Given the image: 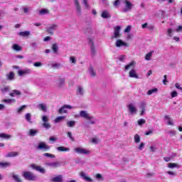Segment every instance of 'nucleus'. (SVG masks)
<instances>
[{"instance_id":"58","label":"nucleus","mask_w":182,"mask_h":182,"mask_svg":"<svg viewBox=\"0 0 182 182\" xmlns=\"http://www.w3.org/2000/svg\"><path fill=\"white\" fill-rule=\"evenodd\" d=\"M65 85V79L61 78L59 80V86L61 87V86H63Z\"/></svg>"},{"instance_id":"27","label":"nucleus","mask_w":182,"mask_h":182,"mask_svg":"<svg viewBox=\"0 0 182 182\" xmlns=\"http://www.w3.org/2000/svg\"><path fill=\"white\" fill-rule=\"evenodd\" d=\"M37 107L42 112H46V104H39Z\"/></svg>"},{"instance_id":"36","label":"nucleus","mask_w":182,"mask_h":182,"mask_svg":"<svg viewBox=\"0 0 182 182\" xmlns=\"http://www.w3.org/2000/svg\"><path fill=\"white\" fill-rule=\"evenodd\" d=\"M82 4L85 6L86 9H90V5H89V2L87 0H82Z\"/></svg>"},{"instance_id":"47","label":"nucleus","mask_w":182,"mask_h":182,"mask_svg":"<svg viewBox=\"0 0 182 182\" xmlns=\"http://www.w3.org/2000/svg\"><path fill=\"white\" fill-rule=\"evenodd\" d=\"M41 119H42V122H43V123H48V122H49V118H48V117L46 115H43Z\"/></svg>"},{"instance_id":"54","label":"nucleus","mask_w":182,"mask_h":182,"mask_svg":"<svg viewBox=\"0 0 182 182\" xmlns=\"http://www.w3.org/2000/svg\"><path fill=\"white\" fill-rule=\"evenodd\" d=\"M67 134H68V137H69V139H70L71 141H75V138H73V136L72 135V132H68L67 133Z\"/></svg>"},{"instance_id":"44","label":"nucleus","mask_w":182,"mask_h":182,"mask_svg":"<svg viewBox=\"0 0 182 182\" xmlns=\"http://www.w3.org/2000/svg\"><path fill=\"white\" fill-rule=\"evenodd\" d=\"M65 119V117H58L57 118H55V123H59L60 122H62V120H63Z\"/></svg>"},{"instance_id":"39","label":"nucleus","mask_w":182,"mask_h":182,"mask_svg":"<svg viewBox=\"0 0 182 182\" xmlns=\"http://www.w3.org/2000/svg\"><path fill=\"white\" fill-rule=\"evenodd\" d=\"M13 49L14 50H16L17 52H19V50H22V48L18 44H14L13 45Z\"/></svg>"},{"instance_id":"62","label":"nucleus","mask_w":182,"mask_h":182,"mask_svg":"<svg viewBox=\"0 0 182 182\" xmlns=\"http://www.w3.org/2000/svg\"><path fill=\"white\" fill-rule=\"evenodd\" d=\"M25 107H26V105H23L20 108H18V113H22V111L23 110V109H25Z\"/></svg>"},{"instance_id":"16","label":"nucleus","mask_w":182,"mask_h":182,"mask_svg":"<svg viewBox=\"0 0 182 182\" xmlns=\"http://www.w3.org/2000/svg\"><path fill=\"white\" fill-rule=\"evenodd\" d=\"M120 29H121V27L117 26V27H115L114 28V35L112 37V38H119V36H120Z\"/></svg>"},{"instance_id":"22","label":"nucleus","mask_w":182,"mask_h":182,"mask_svg":"<svg viewBox=\"0 0 182 182\" xmlns=\"http://www.w3.org/2000/svg\"><path fill=\"white\" fill-rule=\"evenodd\" d=\"M101 16L104 19H107V18H110V13H109V11L105 10L102 11Z\"/></svg>"},{"instance_id":"37","label":"nucleus","mask_w":182,"mask_h":182,"mask_svg":"<svg viewBox=\"0 0 182 182\" xmlns=\"http://www.w3.org/2000/svg\"><path fill=\"white\" fill-rule=\"evenodd\" d=\"M48 13H49V10H48L46 9H43L40 10L39 15H46Z\"/></svg>"},{"instance_id":"51","label":"nucleus","mask_w":182,"mask_h":182,"mask_svg":"<svg viewBox=\"0 0 182 182\" xmlns=\"http://www.w3.org/2000/svg\"><path fill=\"white\" fill-rule=\"evenodd\" d=\"M43 156H45V157H50V159H55V155H53V154H49V153H45L44 154H43Z\"/></svg>"},{"instance_id":"8","label":"nucleus","mask_w":182,"mask_h":182,"mask_svg":"<svg viewBox=\"0 0 182 182\" xmlns=\"http://www.w3.org/2000/svg\"><path fill=\"white\" fill-rule=\"evenodd\" d=\"M80 116L83 119H86L87 120H92V119H93V117L87 114V112L86 111H80Z\"/></svg>"},{"instance_id":"55","label":"nucleus","mask_w":182,"mask_h":182,"mask_svg":"<svg viewBox=\"0 0 182 182\" xmlns=\"http://www.w3.org/2000/svg\"><path fill=\"white\" fill-rule=\"evenodd\" d=\"M89 73L91 75V76H95L96 73H95V70H93V68L90 67L89 68Z\"/></svg>"},{"instance_id":"15","label":"nucleus","mask_w":182,"mask_h":182,"mask_svg":"<svg viewBox=\"0 0 182 182\" xmlns=\"http://www.w3.org/2000/svg\"><path fill=\"white\" fill-rule=\"evenodd\" d=\"M68 109H73V107L70 105H64L59 109L58 112L60 114H62V113H68Z\"/></svg>"},{"instance_id":"42","label":"nucleus","mask_w":182,"mask_h":182,"mask_svg":"<svg viewBox=\"0 0 182 182\" xmlns=\"http://www.w3.org/2000/svg\"><path fill=\"white\" fill-rule=\"evenodd\" d=\"M70 62H71V63H73V65H76V62H77V60H76V57L70 56Z\"/></svg>"},{"instance_id":"1","label":"nucleus","mask_w":182,"mask_h":182,"mask_svg":"<svg viewBox=\"0 0 182 182\" xmlns=\"http://www.w3.org/2000/svg\"><path fill=\"white\" fill-rule=\"evenodd\" d=\"M122 4L124 6L123 12H129L133 9L134 5L129 0H122Z\"/></svg>"},{"instance_id":"45","label":"nucleus","mask_w":182,"mask_h":182,"mask_svg":"<svg viewBox=\"0 0 182 182\" xmlns=\"http://www.w3.org/2000/svg\"><path fill=\"white\" fill-rule=\"evenodd\" d=\"M137 122H138L139 126H141L142 124H146V119H139Z\"/></svg>"},{"instance_id":"29","label":"nucleus","mask_w":182,"mask_h":182,"mask_svg":"<svg viewBox=\"0 0 182 182\" xmlns=\"http://www.w3.org/2000/svg\"><path fill=\"white\" fill-rule=\"evenodd\" d=\"M157 92H159V90L157 88H154V89L149 90L146 94L148 95V96H151L153 93H157Z\"/></svg>"},{"instance_id":"56","label":"nucleus","mask_w":182,"mask_h":182,"mask_svg":"<svg viewBox=\"0 0 182 182\" xmlns=\"http://www.w3.org/2000/svg\"><path fill=\"white\" fill-rule=\"evenodd\" d=\"M178 95V93L177 92V91H173L171 93V96L172 98L177 97Z\"/></svg>"},{"instance_id":"26","label":"nucleus","mask_w":182,"mask_h":182,"mask_svg":"<svg viewBox=\"0 0 182 182\" xmlns=\"http://www.w3.org/2000/svg\"><path fill=\"white\" fill-rule=\"evenodd\" d=\"M19 156V152L12 151L6 155V157H16Z\"/></svg>"},{"instance_id":"2","label":"nucleus","mask_w":182,"mask_h":182,"mask_svg":"<svg viewBox=\"0 0 182 182\" xmlns=\"http://www.w3.org/2000/svg\"><path fill=\"white\" fill-rule=\"evenodd\" d=\"M74 151L77 154H90V151L82 147H77L74 149Z\"/></svg>"},{"instance_id":"24","label":"nucleus","mask_w":182,"mask_h":182,"mask_svg":"<svg viewBox=\"0 0 182 182\" xmlns=\"http://www.w3.org/2000/svg\"><path fill=\"white\" fill-rule=\"evenodd\" d=\"M90 45H91V55H95L96 53V50H95V46H93V41L90 39L89 41Z\"/></svg>"},{"instance_id":"21","label":"nucleus","mask_w":182,"mask_h":182,"mask_svg":"<svg viewBox=\"0 0 182 182\" xmlns=\"http://www.w3.org/2000/svg\"><path fill=\"white\" fill-rule=\"evenodd\" d=\"M50 68H53V69H60L62 68V65L59 63H53L50 64Z\"/></svg>"},{"instance_id":"35","label":"nucleus","mask_w":182,"mask_h":182,"mask_svg":"<svg viewBox=\"0 0 182 182\" xmlns=\"http://www.w3.org/2000/svg\"><path fill=\"white\" fill-rule=\"evenodd\" d=\"M18 35H20V36H29L31 35V32L30 31H21V32L18 33Z\"/></svg>"},{"instance_id":"38","label":"nucleus","mask_w":182,"mask_h":182,"mask_svg":"<svg viewBox=\"0 0 182 182\" xmlns=\"http://www.w3.org/2000/svg\"><path fill=\"white\" fill-rule=\"evenodd\" d=\"M14 77L15 75L13 72H11L9 74H7V79H9V80H14Z\"/></svg>"},{"instance_id":"10","label":"nucleus","mask_w":182,"mask_h":182,"mask_svg":"<svg viewBox=\"0 0 182 182\" xmlns=\"http://www.w3.org/2000/svg\"><path fill=\"white\" fill-rule=\"evenodd\" d=\"M74 5L75 6L77 15H80V14H82V9L80 8L79 0H74Z\"/></svg>"},{"instance_id":"61","label":"nucleus","mask_w":182,"mask_h":182,"mask_svg":"<svg viewBox=\"0 0 182 182\" xmlns=\"http://www.w3.org/2000/svg\"><path fill=\"white\" fill-rule=\"evenodd\" d=\"M50 141H52V143H55V141H56V140H58V138L55 137V136H50L49 138Z\"/></svg>"},{"instance_id":"19","label":"nucleus","mask_w":182,"mask_h":182,"mask_svg":"<svg viewBox=\"0 0 182 182\" xmlns=\"http://www.w3.org/2000/svg\"><path fill=\"white\" fill-rule=\"evenodd\" d=\"M9 96L11 97H15V96H21V91L18 90H14L11 92L9 93Z\"/></svg>"},{"instance_id":"25","label":"nucleus","mask_w":182,"mask_h":182,"mask_svg":"<svg viewBox=\"0 0 182 182\" xmlns=\"http://www.w3.org/2000/svg\"><path fill=\"white\" fill-rule=\"evenodd\" d=\"M174 32H176V30L169 28L167 30V35L169 36V38H172V36L174 35Z\"/></svg>"},{"instance_id":"33","label":"nucleus","mask_w":182,"mask_h":182,"mask_svg":"<svg viewBox=\"0 0 182 182\" xmlns=\"http://www.w3.org/2000/svg\"><path fill=\"white\" fill-rule=\"evenodd\" d=\"M83 93H85V90H83V87L78 86L77 95H80V96L83 95Z\"/></svg>"},{"instance_id":"5","label":"nucleus","mask_w":182,"mask_h":182,"mask_svg":"<svg viewBox=\"0 0 182 182\" xmlns=\"http://www.w3.org/2000/svg\"><path fill=\"white\" fill-rule=\"evenodd\" d=\"M115 46H116L117 48H128L129 44L123 41L121 39H118V40H117V41L115 43Z\"/></svg>"},{"instance_id":"48","label":"nucleus","mask_w":182,"mask_h":182,"mask_svg":"<svg viewBox=\"0 0 182 182\" xmlns=\"http://www.w3.org/2000/svg\"><path fill=\"white\" fill-rule=\"evenodd\" d=\"M178 166V165H177V164H174V163L168 164V168H174V167H177Z\"/></svg>"},{"instance_id":"13","label":"nucleus","mask_w":182,"mask_h":182,"mask_svg":"<svg viewBox=\"0 0 182 182\" xmlns=\"http://www.w3.org/2000/svg\"><path fill=\"white\" fill-rule=\"evenodd\" d=\"M31 73H32V70H31V69L29 68L18 70V72L19 76H23L24 75H29Z\"/></svg>"},{"instance_id":"34","label":"nucleus","mask_w":182,"mask_h":182,"mask_svg":"<svg viewBox=\"0 0 182 182\" xmlns=\"http://www.w3.org/2000/svg\"><path fill=\"white\" fill-rule=\"evenodd\" d=\"M0 139H6V140H8V139H11V135L5 133H1L0 134Z\"/></svg>"},{"instance_id":"52","label":"nucleus","mask_w":182,"mask_h":182,"mask_svg":"<svg viewBox=\"0 0 182 182\" xmlns=\"http://www.w3.org/2000/svg\"><path fill=\"white\" fill-rule=\"evenodd\" d=\"M176 133H177V132H176V130H174V129L170 130V131L168 132V134H169V136H171V137H173V136H176Z\"/></svg>"},{"instance_id":"4","label":"nucleus","mask_w":182,"mask_h":182,"mask_svg":"<svg viewBox=\"0 0 182 182\" xmlns=\"http://www.w3.org/2000/svg\"><path fill=\"white\" fill-rule=\"evenodd\" d=\"M37 149L38 150H43V151H46L47 150H49L50 147L48 146L45 141H41L38 143Z\"/></svg>"},{"instance_id":"3","label":"nucleus","mask_w":182,"mask_h":182,"mask_svg":"<svg viewBox=\"0 0 182 182\" xmlns=\"http://www.w3.org/2000/svg\"><path fill=\"white\" fill-rule=\"evenodd\" d=\"M23 177H24L26 180H29V181L36 180V176L33 175V173L29 171L24 172L23 174Z\"/></svg>"},{"instance_id":"23","label":"nucleus","mask_w":182,"mask_h":182,"mask_svg":"<svg viewBox=\"0 0 182 182\" xmlns=\"http://www.w3.org/2000/svg\"><path fill=\"white\" fill-rule=\"evenodd\" d=\"M154 53V50L146 53L144 57L145 60H151V58H152Z\"/></svg>"},{"instance_id":"49","label":"nucleus","mask_w":182,"mask_h":182,"mask_svg":"<svg viewBox=\"0 0 182 182\" xmlns=\"http://www.w3.org/2000/svg\"><path fill=\"white\" fill-rule=\"evenodd\" d=\"M52 50L54 53H58V44H53L52 46Z\"/></svg>"},{"instance_id":"18","label":"nucleus","mask_w":182,"mask_h":182,"mask_svg":"<svg viewBox=\"0 0 182 182\" xmlns=\"http://www.w3.org/2000/svg\"><path fill=\"white\" fill-rule=\"evenodd\" d=\"M80 176L83 180H85V181L92 182V180L90 178V177L87 176V174L85 172H80Z\"/></svg>"},{"instance_id":"50","label":"nucleus","mask_w":182,"mask_h":182,"mask_svg":"<svg viewBox=\"0 0 182 182\" xmlns=\"http://www.w3.org/2000/svg\"><path fill=\"white\" fill-rule=\"evenodd\" d=\"M21 9H22V11H23L24 14H28V12H29V11H31V8L28 7V6H24Z\"/></svg>"},{"instance_id":"40","label":"nucleus","mask_w":182,"mask_h":182,"mask_svg":"<svg viewBox=\"0 0 182 182\" xmlns=\"http://www.w3.org/2000/svg\"><path fill=\"white\" fill-rule=\"evenodd\" d=\"M75 124H76V122L75 121H68L67 122L68 127H74Z\"/></svg>"},{"instance_id":"32","label":"nucleus","mask_w":182,"mask_h":182,"mask_svg":"<svg viewBox=\"0 0 182 182\" xmlns=\"http://www.w3.org/2000/svg\"><path fill=\"white\" fill-rule=\"evenodd\" d=\"M38 134V130L36 129H30L28 135L33 137V136H36Z\"/></svg>"},{"instance_id":"43","label":"nucleus","mask_w":182,"mask_h":182,"mask_svg":"<svg viewBox=\"0 0 182 182\" xmlns=\"http://www.w3.org/2000/svg\"><path fill=\"white\" fill-rule=\"evenodd\" d=\"M31 117H32V115L31 114V113H27L26 114L25 119L26 120H27V122H31Z\"/></svg>"},{"instance_id":"63","label":"nucleus","mask_w":182,"mask_h":182,"mask_svg":"<svg viewBox=\"0 0 182 182\" xmlns=\"http://www.w3.org/2000/svg\"><path fill=\"white\" fill-rule=\"evenodd\" d=\"M175 87H176V89H178V90H181V92H182V87L180 85V84L176 83L175 85Z\"/></svg>"},{"instance_id":"11","label":"nucleus","mask_w":182,"mask_h":182,"mask_svg":"<svg viewBox=\"0 0 182 182\" xmlns=\"http://www.w3.org/2000/svg\"><path fill=\"white\" fill-rule=\"evenodd\" d=\"M51 182H63V175H58L50 179Z\"/></svg>"},{"instance_id":"14","label":"nucleus","mask_w":182,"mask_h":182,"mask_svg":"<svg viewBox=\"0 0 182 182\" xmlns=\"http://www.w3.org/2000/svg\"><path fill=\"white\" fill-rule=\"evenodd\" d=\"M31 166L34 170H36L37 171H39L40 173H42L43 174L46 173L45 168H43L42 166H36L35 164H32Z\"/></svg>"},{"instance_id":"28","label":"nucleus","mask_w":182,"mask_h":182,"mask_svg":"<svg viewBox=\"0 0 182 182\" xmlns=\"http://www.w3.org/2000/svg\"><path fill=\"white\" fill-rule=\"evenodd\" d=\"M58 151H70V148H66L65 146H58L57 147Z\"/></svg>"},{"instance_id":"12","label":"nucleus","mask_w":182,"mask_h":182,"mask_svg":"<svg viewBox=\"0 0 182 182\" xmlns=\"http://www.w3.org/2000/svg\"><path fill=\"white\" fill-rule=\"evenodd\" d=\"M129 76L130 77H133L134 79H139V75H137V72L136 71V69L130 70L129 73Z\"/></svg>"},{"instance_id":"6","label":"nucleus","mask_w":182,"mask_h":182,"mask_svg":"<svg viewBox=\"0 0 182 182\" xmlns=\"http://www.w3.org/2000/svg\"><path fill=\"white\" fill-rule=\"evenodd\" d=\"M136 68V61H132L124 67V72H127V70H133Z\"/></svg>"},{"instance_id":"7","label":"nucleus","mask_w":182,"mask_h":182,"mask_svg":"<svg viewBox=\"0 0 182 182\" xmlns=\"http://www.w3.org/2000/svg\"><path fill=\"white\" fill-rule=\"evenodd\" d=\"M58 29V24H52L47 27V32L50 33V35H53V32Z\"/></svg>"},{"instance_id":"30","label":"nucleus","mask_w":182,"mask_h":182,"mask_svg":"<svg viewBox=\"0 0 182 182\" xmlns=\"http://www.w3.org/2000/svg\"><path fill=\"white\" fill-rule=\"evenodd\" d=\"M12 177L14 178V180L16 181V182H22V180H21V178H19V176L15 174V173H14L12 174Z\"/></svg>"},{"instance_id":"64","label":"nucleus","mask_w":182,"mask_h":182,"mask_svg":"<svg viewBox=\"0 0 182 182\" xmlns=\"http://www.w3.org/2000/svg\"><path fill=\"white\" fill-rule=\"evenodd\" d=\"M176 32H182V26H179L176 29Z\"/></svg>"},{"instance_id":"46","label":"nucleus","mask_w":182,"mask_h":182,"mask_svg":"<svg viewBox=\"0 0 182 182\" xmlns=\"http://www.w3.org/2000/svg\"><path fill=\"white\" fill-rule=\"evenodd\" d=\"M11 166V164L9 162L2 163L0 162V167H9Z\"/></svg>"},{"instance_id":"17","label":"nucleus","mask_w":182,"mask_h":182,"mask_svg":"<svg viewBox=\"0 0 182 182\" xmlns=\"http://www.w3.org/2000/svg\"><path fill=\"white\" fill-rule=\"evenodd\" d=\"M46 166L52 167L53 168H56L60 166V164H59V162H47L46 163Z\"/></svg>"},{"instance_id":"41","label":"nucleus","mask_w":182,"mask_h":182,"mask_svg":"<svg viewBox=\"0 0 182 182\" xmlns=\"http://www.w3.org/2000/svg\"><path fill=\"white\" fill-rule=\"evenodd\" d=\"M43 127H44V129H46V130H48V129H50L51 126L50 124H49V122H44L42 124Z\"/></svg>"},{"instance_id":"57","label":"nucleus","mask_w":182,"mask_h":182,"mask_svg":"<svg viewBox=\"0 0 182 182\" xmlns=\"http://www.w3.org/2000/svg\"><path fill=\"white\" fill-rule=\"evenodd\" d=\"M140 109L141 110H146V103L145 102H141Z\"/></svg>"},{"instance_id":"20","label":"nucleus","mask_w":182,"mask_h":182,"mask_svg":"<svg viewBox=\"0 0 182 182\" xmlns=\"http://www.w3.org/2000/svg\"><path fill=\"white\" fill-rule=\"evenodd\" d=\"M165 120H167V124L168 126H174V122L173 120H171V118L168 115H166L165 117Z\"/></svg>"},{"instance_id":"59","label":"nucleus","mask_w":182,"mask_h":182,"mask_svg":"<svg viewBox=\"0 0 182 182\" xmlns=\"http://www.w3.org/2000/svg\"><path fill=\"white\" fill-rule=\"evenodd\" d=\"M130 31H132V26H128L125 28L124 32H125V33H129V32H130Z\"/></svg>"},{"instance_id":"60","label":"nucleus","mask_w":182,"mask_h":182,"mask_svg":"<svg viewBox=\"0 0 182 182\" xmlns=\"http://www.w3.org/2000/svg\"><path fill=\"white\" fill-rule=\"evenodd\" d=\"M2 93H6V92H9V87H5L1 89Z\"/></svg>"},{"instance_id":"31","label":"nucleus","mask_w":182,"mask_h":182,"mask_svg":"<svg viewBox=\"0 0 182 182\" xmlns=\"http://www.w3.org/2000/svg\"><path fill=\"white\" fill-rule=\"evenodd\" d=\"M4 103H7L8 105H11V103H15V99H4L3 100Z\"/></svg>"},{"instance_id":"9","label":"nucleus","mask_w":182,"mask_h":182,"mask_svg":"<svg viewBox=\"0 0 182 182\" xmlns=\"http://www.w3.org/2000/svg\"><path fill=\"white\" fill-rule=\"evenodd\" d=\"M128 110L131 114H136L137 113V108H136L134 104H129L128 105Z\"/></svg>"},{"instance_id":"53","label":"nucleus","mask_w":182,"mask_h":182,"mask_svg":"<svg viewBox=\"0 0 182 182\" xmlns=\"http://www.w3.org/2000/svg\"><path fill=\"white\" fill-rule=\"evenodd\" d=\"M134 141L135 143H140V136L137 134L134 136Z\"/></svg>"}]
</instances>
